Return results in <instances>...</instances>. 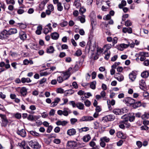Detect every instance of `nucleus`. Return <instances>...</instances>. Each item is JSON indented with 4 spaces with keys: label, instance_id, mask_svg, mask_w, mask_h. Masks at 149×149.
I'll list each match as a JSON object with an SVG mask.
<instances>
[{
    "label": "nucleus",
    "instance_id": "nucleus-1",
    "mask_svg": "<svg viewBox=\"0 0 149 149\" xmlns=\"http://www.w3.org/2000/svg\"><path fill=\"white\" fill-rule=\"evenodd\" d=\"M0 117L1 119V126L4 127H6L9 123V121L6 116L5 115L0 114Z\"/></svg>",
    "mask_w": 149,
    "mask_h": 149
},
{
    "label": "nucleus",
    "instance_id": "nucleus-2",
    "mask_svg": "<svg viewBox=\"0 0 149 149\" xmlns=\"http://www.w3.org/2000/svg\"><path fill=\"white\" fill-rule=\"evenodd\" d=\"M77 143L76 141H68L66 146L68 148L75 149L77 147Z\"/></svg>",
    "mask_w": 149,
    "mask_h": 149
},
{
    "label": "nucleus",
    "instance_id": "nucleus-3",
    "mask_svg": "<svg viewBox=\"0 0 149 149\" xmlns=\"http://www.w3.org/2000/svg\"><path fill=\"white\" fill-rule=\"evenodd\" d=\"M135 100L130 97H127L125 98L123 100L124 102L127 104V105L130 106L133 105L134 103Z\"/></svg>",
    "mask_w": 149,
    "mask_h": 149
},
{
    "label": "nucleus",
    "instance_id": "nucleus-4",
    "mask_svg": "<svg viewBox=\"0 0 149 149\" xmlns=\"http://www.w3.org/2000/svg\"><path fill=\"white\" fill-rule=\"evenodd\" d=\"M29 144L31 147L33 148L39 149L40 147L38 143L36 141H31L29 142Z\"/></svg>",
    "mask_w": 149,
    "mask_h": 149
},
{
    "label": "nucleus",
    "instance_id": "nucleus-5",
    "mask_svg": "<svg viewBox=\"0 0 149 149\" xmlns=\"http://www.w3.org/2000/svg\"><path fill=\"white\" fill-rule=\"evenodd\" d=\"M51 24L49 23L47 24L44 29L43 32L45 34H47L49 32L51 31L52 29L51 26Z\"/></svg>",
    "mask_w": 149,
    "mask_h": 149
},
{
    "label": "nucleus",
    "instance_id": "nucleus-6",
    "mask_svg": "<svg viewBox=\"0 0 149 149\" xmlns=\"http://www.w3.org/2000/svg\"><path fill=\"white\" fill-rule=\"evenodd\" d=\"M94 120L93 118L91 116H83L80 119V122L90 121Z\"/></svg>",
    "mask_w": 149,
    "mask_h": 149
},
{
    "label": "nucleus",
    "instance_id": "nucleus-7",
    "mask_svg": "<svg viewBox=\"0 0 149 149\" xmlns=\"http://www.w3.org/2000/svg\"><path fill=\"white\" fill-rule=\"evenodd\" d=\"M16 132L18 135L22 137H24L26 136V133L24 129H22L20 130H18Z\"/></svg>",
    "mask_w": 149,
    "mask_h": 149
},
{
    "label": "nucleus",
    "instance_id": "nucleus-8",
    "mask_svg": "<svg viewBox=\"0 0 149 149\" xmlns=\"http://www.w3.org/2000/svg\"><path fill=\"white\" fill-rule=\"evenodd\" d=\"M48 1V0H44L41 2L39 7V10H42L44 9L45 5Z\"/></svg>",
    "mask_w": 149,
    "mask_h": 149
},
{
    "label": "nucleus",
    "instance_id": "nucleus-9",
    "mask_svg": "<svg viewBox=\"0 0 149 149\" xmlns=\"http://www.w3.org/2000/svg\"><path fill=\"white\" fill-rule=\"evenodd\" d=\"M19 36L20 38L23 40H25L27 38L26 33L23 31H20L19 33Z\"/></svg>",
    "mask_w": 149,
    "mask_h": 149
},
{
    "label": "nucleus",
    "instance_id": "nucleus-10",
    "mask_svg": "<svg viewBox=\"0 0 149 149\" xmlns=\"http://www.w3.org/2000/svg\"><path fill=\"white\" fill-rule=\"evenodd\" d=\"M8 35V31L5 30L0 33V38L2 39L5 38Z\"/></svg>",
    "mask_w": 149,
    "mask_h": 149
},
{
    "label": "nucleus",
    "instance_id": "nucleus-11",
    "mask_svg": "<svg viewBox=\"0 0 149 149\" xmlns=\"http://www.w3.org/2000/svg\"><path fill=\"white\" fill-rule=\"evenodd\" d=\"M20 93L23 97H25L27 94V90L25 87L22 88L20 89Z\"/></svg>",
    "mask_w": 149,
    "mask_h": 149
},
{
    "label": "nucleus",
    "instance_id": "nucleus-12",
    "mask_svg": "<svg viewBox=\"0 0 149 149\" xmlns=\"http://www.w3.org/2000/svg\"><path fill=\"white\" fill-rule=\"evenodd\" d=\"M64 80L67 79L70 77V74L69 71L63 72L61 74Z\"/></svg>",
    "mask_w": 149,
    "mask_h": 149
},
{
    "label": "nucleus",
    "instance_id": "nucleus-13",
    "mask_svg": "<svg viewBox=\"0 0 149 149\" xmlns=\"http://www.w3.org/2000/svg\"><path fill=\"white\" fill-rule=\"evenodd\" d=\"M68 122L67 121L63 120L62 121L58 120L56 123V124L58 126L61 125L62 126H65L68 124Z\"/></svg>",
    "mask_w": 149,
    "mask_h": 149
},
{
    "label": "nucleus",
    "instance_id": "nucleus-14",
    "mask_svg": "<svg viewBox=\"0 0 149 149\" xmlns=\"http://www.w3.org/2000/svg\"><path fill=\"white\" fill-rule=\"evenodd\" d=\"M115 78L119 81H122L124 79V77L119 73H116L115 75Z\"/></svg>",
    "mask_w": 149,
    "mask_h": 149
},
{
    "label": "nucleus",
    "instance_id": "nucleus-15",
    "mask_svg": "<svg viewBox=\"0 0 149 149\" xmlns=\"http://www.w3.org/2000/svg\"><path fill=\"white\" fill-rule=\"evenodd\" d=\"M76 133V130L73 128H72L68 130L67 132V134L70 136H73L75 135Z\"/></svg>",
    "mask_w": 149,
    "mask_h": 149
},
{
    "label": "nucleus",
    "instance_id": "nucleus-16",
    "mask_svg": "<svg viewBox=\"0 0 149 149\" xmlns=\"http://www.w3.org/2000/svg\"><path fill=\"white\" fill-rule=\"evenodd\" d=\"M139 84L140 88L142 89H144L146 86V84L145 80L141 79L139 81Z\"/></svg>",
    "mask_w": 149,
    "mask_h": 149
},
{
    "label": "nucleus",
    "instance_id": "nucleus-17",
    "mask_svg": "<svg viewBox=\"0 0 149 149\" xmlns=\"http://www.w3.org/2000/svg\"><path fill=\"white\" fill-rule=\"evenodd\" d=\"M72 112L68 108H64L63 111V115L65 116H67L69 113H70Z\"/></svg>",
    "mask_w": 149,
    "mask_h": 149
},
{
    "label": "nucleus",
    "instance_id": "nucleus-18",
    "mask_svg": "<svg viewBox=\"0 0 149 149\" xmlns=\"http://www.w3.org/2000/svg\"><path fill=\"white\" fill-rule=\"evenodd\" d=\"M123 32L124 33H126L127 32L129 33H132V29L131 27H128V28H123L122 30Z\"/></svg>",
    "mask_w": 149,
    "mask_h": 149
},
{
    "label": "nucleus",
    "instance_id": "nucleus-19",
    "mask_svg": "<svg viewBox=\"0 0 149 149\" xmlns=\"http://www.w3.org/2000/svg\"><path fill=\"white\" fill-rule=\"evenodd\" d=\"M129 77L130 79L134 81L136 77V73L133 72L129 74Z\"/></svg>",
    "mask_w": 149,
    "mask_h": 149
},
{
    "label": "nucleus",
    "instance_id": "nucleus-20",
    "mask_svg": "<svg viewBox=\"0 0 149 149\" xmlns=\"http://www.w3.org/2000/svg\"><path fill=\"white\" fill-rule=\"evenodd\" d=\"M52 38L54 40H57L59 37V34L56 32H54L51 34Z\"/></svg>",
    "mask_w": 149,
    "mask_h": 149
},
{
    "label": "nucleus",
    "instance_id": "nucleus-21",
    "mask_svg": "<svg viewBox=\"0 0 149 149\" xmlns=\"http://www.w3.org/2000/svg\"><path fill=\"white\" fill-rule=\"evenodd\" d=\"M141 104H142L140 101L136 102L135 100L134 103L133 104L132 106L133 108L135 109L141 106Z\"/></svg>",
    "mask_w": 149,
    "mask_h": 149
},
{
    "label": "nucleus",
    "instance_id": "nucleus-22",
    "mask_svg": "<svg viewBox=\"0 0 149 149\" xmlns=\"http://www.w3.org/2000/svg\"><path fill=\"white\" fill-rule=\"evenodd\" d=\"M141 76L144 78H147L149 76V70L143 72L141 74Z\"/></svg>",
    "mask_w": 149,
    "mask_h": 149
},
{
    "label": "nucleus",
    "instance_id": "nucleus-23",
    "mask_svg": "<svg viewBox=\"0 0 149 149\" xmlns=\"http://www.w3.org/2000/svg\"><path fill=\"white\" fill-rule=\"evenodd\" d=\"M116 136L118 138L123 139H125L126 138V136L124 135L123 133L120 132H118L117 133Z\"/></svg>",
    "mask_w": 149,
    "mask_h": 149
},
{
    "label": "nucleus",
    "instance_id": "nucleus-24",
    "mask_svg": "<svg viewBox=\"0 0 149 149\" xmlns=\"http://www.w3.org/2000/svg\"><path fill=\"white\" fill-rule=\"evenodd\" d=\"M8 34L9 35L16 33L17 32V30L16 29L11 28L8 30Z\"/></svg>",
    "mask_w": 149,
    "mask_h": 149
},
{
    "label": "nucleus",
    "instance_id": "nucleus-25",
    "mask_svg": "<svg viewBox=\"0 0 149 149\" xmlns=\"http://www.w3.org/2000/svg\"><path fill=\"white\" fill-rule=\"evenodd\" d=\"M60 101V98H56L55 99L54 101L51 104V107H54L57 105V104Z\"/></svg>",
    "mask_w": 149,
    "mask_h": 149
},
{
    "label": "nucleus",
    "instance_id": "nucleus-26",
    "mask_svg": "<svg viewBox=\"0 0 149 149\" xmlns=\"http://www.w3.org/2000/svg\"><path fill=\"white\" fill-rule=\"evenodd\" d=\"M21 81L23 83H29L31 82V80L29 78H25L23 77L21 79Z\"/></svg>",
    "mask_w": 149,
    "mask_h": 149
},
{
    "label": "nucleus",
    "instance_id": "nucleus-27",
    "mask_svg": "<svg viewBox=\"0 0 149 149\" xmlns=\"http://www.w3.org/2000/svg\"><path fill=\"white\" fill-rule=\"evenodd\" d=\"M76 106L79 109L83 110L84 109V104L81 102H78L76 104Z\"/></svg>",
    "mask_w": 149,
    "mask_h": 149
},
{
    "label": "nucleus",
    "instance_id": "nucleus-28",
    "mask_svg": "<svg viewBox=\"0 0 149 149\" xmlns=\"http://www.w3.org/2000/svg\"><path fill=\"white\" fill-rule=\"evenodd\" d=\"M91 137L89 134L84 136L83 138V141L85 142H88L91 139Z\"/></svg>",
    "mask_w": 149,
    "mask_h": 149
},
{
    "label": "nucleus",
    "instance_id": "nucleus-29",
    "mask_svg": "<svg viewBox=\"0 0 149 149\" xmlns=\"http://www.w3.org/2000/svg\"><path fill=\"white\" fill-rule=\"evenodd\" d=\"M77 19L78 20L80 21L81 23H84L85 22V16L84 15H83L82 16H78Z\"/></svg>",
    "mask_w": 149,
    "mask_h": 149
},
{
    "label": "nucleus",
    "instance_id": "nucleus-30",
    "mask_svg": "<svg viewBox=\"0 0 149 149\" xmlns=\"http://www.w3.org/2000/svg\"><path fill=\"white\" fill-rule=\"evenodd\" d=\"M42 29V27L41 26H39L37 27V29L36 31V34L39 35L41 34V31Z\"/></svg>",
    "mask_w": 149,
    "mask_h": 149
},
{
    "label": "nucleus",
    "instance_id": "nucleus-31",
    "mask_svg": "<svg viewBox=\"0 0 149 149\" xmlns=\"http://www.w3.org/2000/svg\"><path fill=\"white\" fill-rule=\"evenodd\" d=\"M54 51V48L52 46H50L48 48L47 50V52L48 53H52Z\"/></svg>",
    "mask_w": 149,
    "mask_h": 149
},
{
    "label": "nucleus",
    "instance_id": "nucleus-32",
    "mask_svg": "<svg viewBox=\"0 0 149 149\" xmlns=\"http://www.w3.org/2000/svg\"><path fill=\"white\" fill-rule=\"evenodd\" d=\"M113 112L116 115H122L121 113H122L121 111H120V109H114L113 110Z\"/></svg>",
    "mask_w": 149,
    "mask_h": 149
},
{
    "label": "nucleus",
    "instance_id": "nucleus-33",
    "mask_svg": "<svg viewBox=\"0 0 149 149\" xmlns=\"http://www.w3.org/2000/svg\"><path fill=\"white\" fill-rule=\"evenodd\" d=\"M107 118L109 121H113L115 118V116L113 114H110L107 116Z\"/></svg>",
    "mask_w": 149,
    "mask_h": 149
},
{
    "label": "nucleus",
    "instance_id": "nucleus-34",
    "mask_svg": "<svg viewBox=\"0 0 149 149\" xmlns=\"http://www.w3.org/2000/svg\"><path fill=\"white\" fill-rule=\"evenodd\" d=\"M74 92L73 90H72L71 89H70L65 91V95L66 96H67L68 94L71 95L73 94Z\"/></svg>",
    "mask_w": 149,
    "mask_h": 149
},
{
    "label": "nucleus",
    "instance_id": "nucleus-35",
    "mask_svg": "<svg viewBox=\"0 0 149 149\" xmlns=\"http://www.w3.org/2000/svg\"><path fill=\"white\" fill-rule=\"evenodd\" d=\"M126 5V2L125 0H122L121 3L118 5V7L120 8H122L123 6H125Z\"/></svg>",
    "mask_w": 149,
    "mask_h": 149
},
{
    "label": "nucleus",
    "instance_id": "nucleus-36",
    "mask_svg": "<svg viewBox=\"0 0 149 149\" xmlns=\"http://www.w3.org/2000/svg\"><path fill=\"white\" fill-rule=\"evenodd\" d=\"M100 96L102 98H103V100H106V93L104 91H101L100 93Z\"/></svg>",
    "mask_w": 149,
    "mask_h": 149
},
{
    "label": "nucleus",
    "instance_id": "nucleus-37",
    "mask_svg": "<svg viewBox=\"0 0 149 149\" xmlns=\"http://www.w3.org/2000/svg\"><path fill=\"white\" fill-rule=\"evenodd\" d=\"M96 48V45L95 43L93 45H91L89 46V49L91 50V51H94L95 50Z\"/></svg>",
    "mask_w": 149,
    "mask_h": 149
},
{
    "label": "nucleus",
    "instance_id": "nucleus-38",
    "mask_svg": "<svg viewBox=\"0 0 149 149\" xmlns=\"http://www.w3.org/2000/svg\"><path fill=\"white\" fill-rule=\"evenodd\" d=\"M13 116L16 118L18 119H20L22 117L21 114L18 112L14 114H13Z\"/></svg>",
    "mask_w": 149,
    "mask_h": 149
},
{
    "label": "nucleus",
    "instance_id": "nucleus-39",
    "mask_svg": "<svg viewBox=\"0 0 149 149\" xmlns=\"http://www.w3.org/2000/svg\"><path fill=\"white\" fill-rule=\"evenodd\" d=\"M82 54V51L80 49H78L76 51L75 54H74L75 56H81Z\"/></svg>",
    "mask_w": 149,
    "mask_h": 149
},
{
    "label": "nucleus",
    "instance_id": "nucleus-40",
    "mask_svg": "<svg viewBox=\"0 0 149 149\" xmlns=\"http://www.w3.org/2000/svg\"><path fill=\"white\" fill-rule=\"evenodd\" d=\"M7 4H11L14 5L15 4V1L14 0H6Z\"/></svg>",
    "mask_w": 149,
    "mask_h": 149
},
{
    "label": "nucleus",
    "instance_id": "nucleus-41",
    "mask_svg": "<svg viewBox=\"0 0 149 149\" xmlns=\"http://www.w3.org/2000/svg\"><path fill=\"white\" fill-rule=\"evenodd\" d=\"M100 140L104 142L105 141L106 142H108L109 141L110 139L106 136H104L101 138Z\"/></svg>",
    "mask_w": 149,
    "mask_h": 149
},
{
    "label": "nucleus",
    "instance_id": "nucleus-42",
    "mask_svg": "<svg viewBox=\"0 0 149 149\" xmlns=\"http://www.w3.org/2000/svg\"><path fill=\"white\" fill-rule=\"evenodd\" d=\"M97 55H99L103 52V49L98 47L97 48Z\"/></svg>",
    "mask_w": 149,
    "mask_h": 149
},
{
    "label": "nucleus",
    "instance_id": "nucleus-43",
    "mask_svg": "<svg viewBox=\"0 0 149 149\" xmlns=\"http://www.w3.org/2000/svg\"><path fill=\"white\" fill-rule=\"evenodd\" d=\"M143 119H147L149 118V114L145 113L141 117Z\"/></svg>",
    "mask_w": 149,
    "mask_h": 149
},
{
    "label": "nucleus",
    "instance_id": "nucleus-44",
    "mask_svg": "<svg viewBox=\"0 0 149 149\" xmlns=\"http://www.w3.org/2000/svg\"><path fill=\"white\" fill-rule=\"evenodd\" d=\"M57 81L59 83H62L64 80L62 77L61 76L58 77L57 79Z\"/></svg>",
    "mask_w": 149,
    "mask_h": 149
},
{
    "label": "nucleus",
    "instance_id": "nucleus-45",
    "mask_svg": "<svg viewBox=\"0 0 149 149\" xmlns=\"http://www.w3.org/2000/svg\"><path fill=\"white\" fill-rule=\"evenodd\" d=\"M96 82L95 81H93L91 82L90 84V87L91 88L93 89H94L95 88V84Z\"/></svg>",
    "mask_w": 149,
    "mask_h": 149
},
{
    "label": "nucleus",
    "instance_id": "nucleus-46",
    "mask_svg": "<svg viewBox=\"0 0 149 149\" xmlns=\"http://www.w3.org/2000/svg\"><path fill=\"white\" fill-rule=\"evenodd\" d=\"M29 45L32 49H36L37 48V45L35 44L31 43L29 44Z\"/></svg>",
    "mask_w": 149,
    "mask_h": 149
},
{
    "label": "nucleus",
    "instance_id": "nucleus-47",
    "mask_svg": "<svg viewBox=\"0 0 149 149\" xmlns=\"http://www.w3.org/2000/svg\"><path fill=\"white\" fill-rule=\"evenodd\" d=\"M6 8L5 4L2 2H0V8H2L3 11H4L5 10Z\"/></svg>",
    "mask_w": 149,
    "mask_h": 149
},
{
    "label": "nucleus",
    "instance_id": "nucleus-48",
    "mask_svg": "<svg viewBox=\"0 0 149 149\" xmlns=\"http://www.w3.org/2000/svg\"><path fill=\"white\" fill-rule=\"evenodd\" d=\"M57 9L59 11H61L63 9V7L61 6V3H59L57 4Z\"/></svg>",
    "mask_w": 149,
    "mask_h": 149
},
{
    "label": "nucleus",
    "instance_id": "nucleus-49",
    "mask_svg": "<svg viewBox=\"0 0 149 149\" xmlns=\"http://www.w3.org/2000/svg\"><path fill=\"white\" fill-rule=\"evenodd\" d=\"M135 119V116L133 113H131L129 116V120L130 122L133 121Z\"/></svg>",
    "mask_w": 149,
    "mask_h": 149
},
{
    "label": "nucleus",
    "instance_id": "nucleus-50",
    "mask_svg": "<svg viewBox=\"0 0 149 149\" xmlns=\"http://www.w3.org/2000/svg\"><path fill=\"white\" fill-rule=\"evenodd\" d=\"M77 119L75 118H72L70 119L71 124L72 125H74L75 123L77 122Z\"/></svg>",
    "mask_w": 149,
    "mask_h": 149
},
{
    "label": "nucleus",
    "instance_id": "nucleus-51",
    "mask_svg": "<svg viewBox=\"0 0 149 149\" xmlns=\"http://www.w3.org/2000/svg\"><path fill=\"white\" fill-rule=\"evenodd\" d=\"M30 133L31 134H32V135L35 136H39L40 135L39 134L35 132V131H31L30 132Z\"/></svg>",
    "mask_w": 149,
    "mask_h": 149
},
{
    "label": "nucleus",
    "instance_id": "nucleus-52",
    "mask_svg": "<svg viewBox=\"0 0 149 149\" xmlns=\"http://www.w3.org/2000/svg\"><path fill=\"white\" fill-rule=\"evenodd\" d=\"M47 10L52 12L54 10V7L53 5L50 4L48 5L47 6Z\"/></svg>",
    "mask_w": 149,
    "mask_h": 149
},
{
    "label": "nucleus",
    "instance_id": "nucleus-53",
    "mask_svg": "<svg viewBox=\"0 0 149 149\" xmlns=\"http://www.w3.org/2000/svg\"><path fill=\"white\" fill-rule=\"evenodd\" d=\"M18 24L19 25V27L22 29H24L26 27V25L22 23H18Z\"/></svg>",
    "mask_w": 149,
    "mask_h": 149
},
{
    "label": "nucleus",
    "instance_id": "nucleus-54",
    "mask_svg": "<svg viewBox=\"0 0 149 149\" xmlns=\"http://www.w3.org/2000/svg\"><path fill=\"white\" fill-rule=\"evenodd\" d=\"M73 5L77 8L80 6L81 3H80L79 1H76L75 2V1H74Z\"/></svg>",
    "mask_w": 149,
    "mask_h": 149
},
{
    "label": "nucleus",
    "instance_id": "nucleus-55",
    "mask_svg": "<svg viewBox=\"0 0 149 149\" xmlns=\"http://www.w3.org/2000/svg\"><path fill=\"white\" fill-rule=\"evenodd\" d=\"M85 105L86 107H89L90 106L91 102L89 100H87L84 102Z\"/></svg>",
    "mask_w": 149,
    "mask_h": 149
},
{
    "label": "nucleus",
    "instance_id": "nucleus-56",
    "mask_svg": "<svg viewBox=\"0 0 149 149\" xmlns=\"http://www.w3.org/2000/svg\"><path fill=\"white\" fill-rule=\"evenodd\" d=\"M86 11V9L85 8H84L83 7H81L79 10V12L80 13H81L82 14L84 13Z\"/></svg>",
    "mask_w": 149,
    "mask_h": 149
},
{
    "label": "nucleus",
    "instance_id": "nucleus-57",
    "mask_svg": "<svg viewBox=\"0 0 149 149\" xmlns=\"http://www.w3.org/2000/svg\"><path fill=\"white\" fill-rule=\"evenodd\" d=\"M112 45L111 44H107L104 46V47H106L107 50L105 51L104 52H107L108 50L111 47Z\"/></svg>",
    "mask_w": 149,
    "mask_h": 149
},
{
    "label": "nucleus",
    "instance_id": "nucleus-58",
    "mask_svg": "<svg viewBox=\"0 0 149 149\" xmlns=\"http://www.w3.org/2000/svg\"><path fill=\"white\" fill-rule=\"evenodd\" d=\"M141 55L145 57L149 56V54L148 52H141L140 53Z\"/></svg>",
    "mask_w": 149,
    "mask_h": 149
},
{
    "label": "nucleus",
    "instance_id": "nucleus-59",
    "mask_svg": "<svg viewBox=\"0 0 149 149\" xmlns=\"http://www.w3.org/2000/svg\"><path fill=\"white\" fill-rule=\"evenodd\" d=\"M143 96L147 99H149V93L147 92L143 93Z\"/></svg>",
    "mask_w": 149,
    "mask_h": 149
},
{
    "label": "nucleus",
    "instance_id": "nucleus-60",
    "mask_svg": "<svg viewBox=\"0 0 149 149\" xmlns=\"http://www.w3.org/2000/svg\"><path fill=\"white\" fill-rule=\"evenodd\" d=\"M141 129L142 130H148L149 127L147 125H144L140 127Z\"/></svg>",
    "mask_w": 149,
    "mask_h": 149
},
{
    "label": "nucleus",
    "instance_id": "nucleus-61",
    "mask_svg": "<svg viewBox=\"0 0 149 149\" xmlns=\"http://www.w3.org/2000/svg\"><path fill=\"white\" fill-rule=\"evenodd\" d=\"M68 23L66 21H64L63 22L61 23L60 24V26L61 27H64L67 25Z\"/></svg>",
    "mask_w": 149,
    "mask_h": 149
},
{
    "label": "nucleus",
    "instance_id": "nucleus-62",
    "mask_svg": "<svg viewBox=\"0 0 149 149\" xmlns=\"http://www.w3.org/2000/svg\"><path fill=\"white\" fill-rule=\"evenodd\" d=\"M136 144L139 148H141L142 145V143L140 141H137L136 142Z\"/></svg>",
    "mask_w": 149,
    "mask_h": 149
},
{
    "label": "nucleus",
    "instance_id": "nucleus-63",
    "mask_svg": "<svg viewBox=\"0 0 149 149\" xmlns=\"http://www.w3.org/2000/svg\"><path fill=\"white\" fill-rule=\"evenodd\" d=\"M111 17L110 15L108 14L103 17V19L105 20H107L111 19Z\"/></svg>",
    "mask_w": 149,
    "mask_h": 149
},
{
    "label": "nucleus",
    "instance_id": "nucleus-64",
    "mask_svg": "<svg viewBox=\"0 0 149 149\" xmlns=\"http://www.w3.org/2000/svg\"><path fill=\"white\" fill-rule=\"evenodd\" d=\"M143 64L146 66H148L149 65V60H145L143 62Z\"/></svg>",
    "mask_w": 149,
    "mask_h": 149
}]
</instances>
